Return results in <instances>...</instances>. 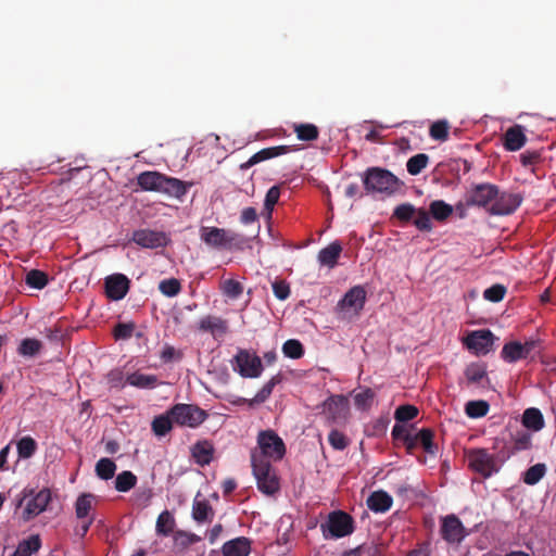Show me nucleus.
Instances as JSON below:
<instances>
[{
	"label": "nucleus",
	"mask_w": 556,
	"mask_h": 556,
	"mask_svg": "<svg viewBox=\"0 0 556 556\" xmlns=\"http://www.w3.org/2000/svg\"><path fill=\"white\" fill-rule=\"evenodd\" d=\"M138 186L144 191H153L172 198L181 199L186 195L191 182L166 176L160 172L147 170L138 175Z\"/></svg>",
	"instance_id": "1"
},
{
	"label": "nucleus",
	"mask_w": 556,
	"mask_h": 556,
	"mask_svg": "<svg viewBox=\"0 0 556 556\" xmlns=\"http://www.w3.org/2000/svg\"><path fill=\"white\" fill-rule=\"evenodd\" d=\"M365 189L368 192L392 194L396 192L402 182L391 172L380 167H370L366 170L363 179Z\"/></svg>",
	"instance_id": "2"
},
{
	"label": "nucleus",
	"mask_w": 556,
	"mask_h": 556,
	"mask_svg": "<svg viewBox=\"0 0 556 556\" xmlns=\"http://www.w3.org/2000/svg\"><path fill=\"white\" fill-rule=\"evenodd\" d=\"M257 448L251 452L263 462L280 460L286 454V445L282 439L274 430H263L257 435Z\"/></svg>",
	"instance_id": "3"
},
{
	"label": "nucleus",
	"mask_w": 556,
	"mask_h": 556,
	"mask_svg": "<svg viewBox=\"0 0 556 556\" xmlns=\"http://www.w3.org/2000/svg\"><path fill=\"white\" fill-rule=\"evenodd\" d=\"M251 466L257 489L262 493L274 495L279 491L280 481L270 462H263L258 456L252 455Z\"/></svg>",
	"instance_id": "4"
},
{
	"label": "nucleus",
	"mask_w": 556,
	"mask_h": 556,
	"mask_svg": "<svg viewBox=\"0 0 556 556\" xmlns=\"http://www.w3.org/2000/svg\"><path fill=\"white\" fill-rule=\"evenodd\" d=\"M325 539H340L350 535L354 531V519L343 510L329 513L326 522L320 525Z\"/></svg>",
	"instance_id": "5"
},
{
	"label": "nucleus",
	"mask_w": 556,
	"mask_h": 556,
	"mask_svg": "<svg viewBox=\"0 0 556 556\" xmlns=\"http://www.w3.org/2000/svg\"><path fill=\"white\" fill-rule=\"evenodd\" d=\"M521 203L518 194L501 191L489 184V213L494 215L511 214Z\"/></svg>",
	"instance_id": "6"
},
{
	"label": "nucleus",
	"mask_w": 556,
	"mask_h": 556,
	"mask_svg": "<svg viewBox=\"0 0 556 556\" xmlns=\"http://www.w3.org/2000/svg\"><path fill=\"white\" fill-rule=\"evenodd\" d=\"M169 414L176 425L180 427L197 428L205 421L208 414L193 404L179 403L169 408Z\"/></svg>",
	"instance_id": "7"
},
{
	"label": "nucleus",
	"mask_w": 556,
	"mask_h": 556,
	"mask_svg": "<svg viewBox=\"0 0 556 556\" xmlns=\"http://www.w3.org/2000/svg\"><path fill=\"white\" fill-rule=\"evenodd\" d=\"M203 242L215 249L230 250L242 242L239 233L225 228L204 227L201 230Z\"/></svg>",
	"instance_id": "8"
},
{
	"label": "nucleus",
	"mask_w": 556,
	"mask_h": 556,
	"mask_svg": "<svg viewBox=\"0 0 556 556\" xmlns=\"http://www.w3.org/2000/svg\"><path fill=\"white\" fill-rule=\"evenodd\" d=\"M232 366L242 378H258L264 370L261 357L245 349L237 352Z\"/></svg>",
	"instance_id": "9"
},
{
	"label": "nucleus",
	"mask_w": 556,
	"mask_h": 556,
	"mask_svg": "<svg viewBox=\"0 0 556 556\" xmlns=\"http://www.w3.org/2000/svg\"><path fill=\"white\" fill-rule=\"evenodd\" d=\"M532 445V435L527 431H520L513 438L509 450L501 451L496 457L489 455V477L498 470L497 462L504 463L515 452L529 450Z\"/></svg>",
	"instance_id": "10"
},
{
	"label": "nucleus",
	"mask_w": 556,
	"mask_h": 556,
	"mask_svg": "<svg viewBox=\"0 0 556 556\" xmlns=\"http://www.w3.org/2000/svg\"><path fill=\"white\" fill-rule=\"evenodd\" d=\"M465 457L469 469L477 476L472 478V484H482L486 478V451L484 448L465 450Z\"/></svg>",
	"instance_id": "11"
},
{
	"label": "nucleus",
	"mask_w": 556,
	"mask_h": 556,
	"mask_svg": "<svg viewBox=\"0 0 556 556\" xmlns=\"http://www.w3.org/2000/svg\"><path fill=\"white\" fill-rule=\"evenodd\" d=\"M366 302V291L362 286L351 288L339 301L337 307L341 312L358 315Z\"/></svg>",
	"instance_id": "12"
},
{
	"label": "nucleus",
	"mask_w": 556,
	"mask_h": 556,
	"mask_svg": "<svg viewBox=\"0 0 556 556\" xmlns=\"http://www.w3.org/2000/svg\"><path fill=\"white\" fill-rule=\"evenodd\" d=\"M132 241L144 249H157L166 247L169 239L163 231L139 229L134 231Z\"/></svg>",
	"instance_id": "13"
},
{
	"label": "nucleus",
	"mask_w": 556,
	"mask_h": 556,
	"mask_svg": "<svg viewBox=\"0 0 556 556\" xmlns=\"http://www.w3.org/2000/svg\"><path fill=\"white\" fill-rule=\"evenodd\" d=\"M348 410V400L343 395H331L323 403V414L331 422L345 419Z\"/></svg>",
	"instance_id": "14"
},
{
	"label": "nucleus",
	"mask_w": 556,
	"mask_h": 556,
	"mask_svg": "<svg viewBox=\"0 0 556 556\" xmlns=\"http://www.w3.org/2000/svg\"><path fill=\"white\" fill-rule=\"evenodd\" d=\"M197 328L200 332L210 333L215 340L224 338L229 330L228 321L215 315L202 317Z\"/></svg>",
	"instance_id": "15"
},
{
	"label": "nucleus",
	"mask_w": 556,
	"mask_h": 556,
	"mask_svg": "<svg viewBox=\"0 0 556 556\" xmlns=\"http://www.w3.org/2000/svg\"><path fill=\"white\" fill-rule=\"evenodd\" d=\"M104 286L106 296L119 301L128 293L130 280L123 274H113L105 278Z\"/></svg>",
	"instance_id": "16"
},
{
	"label": "nucleus",
	"mask_w": 556,
	"mask_h": 556,
	"mask_svg": "<svg viewBox=\"0 0 556 556\" xmlns=\"http://www.w3.org/2000/svg\"><path fill=\"white\" fill-rule=\"evenodd\" d=\"M292 151V148L290 146H276V147H269L264 148L260 150L258 152L254 153L247 162L240 164L239 168L241 170H247L250 167L263 162L267 161L283 154H287Z\"/></svg>",
	"instance_id": "17"
},
{
	"label": "nucleus",
	"mask_w": 556,
	"mask_h": 556,
	"mask_svg": "<svg viewBox=\"0 0 556 556\" xmlns=\"http://www.w3.org/2000/svg\"><path fill=\"white\" fill-rule=\"evenodd\" d=\"M441 534L450 543H459L465 536V530L460 520L455 515H450L442 520Z\"/></svg>",
	"instance_id": "18"
},
{
	"label": "nucleus",
	"mask_w": 556,
	"mask_h": 556,
	"mask_svg": "<svg viewBox=\"0 0 556 556\" xmlns=\"http://www.w3.org/2000/svg\"><path fill=\"white\" fill-rule=\"evenodd\" d=\"M51 500V492L48 489L40 490L31 500L28 501L23 514L26 520L42 513Z\"/></svg>",
	"instance_id": "19"
},
{
	"label": "nucleus",
	"mask_w": 556,
	"mask_h": 556,
	"mask_svg": "<svg viewBox=\"0 0 556 556\" xmlns=\"http://www.w3.org/2000/svg\"><path fill=\"white\" fill-rule=\"evenodd\" d=\"M223 556H249L251 553V540L239 536L227 541L222 547Z\"/></svg>",
	"instance_id": "20"
},
{
	"label": "nucleus",
	"mask_w": 556,
	"mask_h": 556,
	"mask_svg": "<svg viewBox=\"0 0 556 556\" xmlns=\"http://www.w3.org/2000/svg\"><path fill=\"white\" fill-rule=\"evenodd\" d=\"M214 452L213 444L207 440L198 441L191 447V455L200 466L208 465L213 459Z\"/></svg>",
	"instance_id": "21"
},
{
	"label": "nucleus",
	"mask_w": 556,
	"mask_h": 556,
	"mask_svg": "<svg viewBox=\"0 0 556 556\" xmlns=\"http://www.w3.org/2000/svg\"><path fill=\"white\" fill-rule=\"evenodd\" d=\"M527 142V137L520 125L509 127L504 135V147L508 151H518Z\"/></svg>",
	"instance_id": "22"
},
{
	"label": "nucleus",
	"mask_w": 556,
	"mask_h": 556,
	"mask_svg": "<svg viewBox=\"0 0 556 556\" xmlns=\"http://www.w3.org/2000/svg\"><path fill=\"white\" fill-rule=\"evenodd\" d=\"M282 381V377L280 374H277L273 376L263 387L262 389L255 394V396L249 401V405L253 404H261L264 403L273 393L274 388L279 384ZM248 400L243 397H239L233 403L236 404H242L247 403Z\"/></svg>",
	"instance_id": "23"
},
{
	"label": "nucleus",
	"mask_w": 556,
	"mask_h": 556,
	"mask_svg": "<svg viewBox=\"0 0 556 556\" xmlns=\"http://www.w3.org/2000/svg\"><path fill=\"white\" fill-rule=\"evenodd\" d=\"M393 500L384 491H375L367 498V506L375 513H386L392 506Z\"/></svg>",
	"instance_id": "24"
},
{
	"label": "nucleus",
	"mask_w": 556,
	"mask_h": 556,
	"mask_svg": "<svg viewBox=\"0 0 556 556\" xmlns=\"http://www.w3.org/2000/svg\"><path fill=\"white\" fill-rule=\"evenodd\" d=\"M342 252V247L338 241L330 243L318 253V262L321 265L333 268L338 264V258Z\"/></svg>",
	"instance_id": "25"
},
{
	"label": "nucleus",
	"mask_w": 556,
	"mask_h": 556,
	"mask_svg": "<svg viewBox=\"0 0 556 556\" xmlns=\"http://www.w3.org/2000/svg\"><path fill=\"white\" fill-rule=\"evenodd\" d=\"M192 517L197 522H211L214 510L207 500H194L192 504Z\"/></svg>",
	"instance_id": "26"
},
{
	"label": "nucleus",
	"mask_w": 556,
	"mask_h": 556,
	"mask_svg": "<svg viewBox=\"0 0 556 556\" xmlns=\"http://www.w3.org/2000/svg\"><path fill=\"white\" fill-rule=\"evenodd\" d=\"M522 425L533 431H540L544 428V417L539 408H527L522 414Z\"/></svg>",
	"instance_id": "27"
},
{
	"label": "nucleus",
	"mask_w": 556,
	"mask_h": 556,
	"mask_svg": "<svg viewBox=\"0 0 556 556\" xmlns=\"http://www.w3.org/2000/svg\"><path fill=\"white\" fill-rule=\"evenodd\" d=\"M465 346L479 354L486 346V329L471 331L464 339Z\"/></svg>",
	"instance_id": "28"
},
{
	"label": "nucleus",
	"mask_w": 556,
	"mask_h": 556,
	"mask_svg": "<svg viewBox=\"0 0 556 556\" xmlns=\"http://www.w3.org/2000/svg\"><path fill=\"white\" fill-rule=\"evenodd\" d=\"M176 520L169 510L162 511L155 523V531L159 535L168 536L174 533Z\"/></svg>",
	"instance_id": "29"
},
{
	"label": "nucleus",
	"mask_w": 556,
	"mask_h": 556,
	"mask_svg": "<svg viewBox=\"0 0 556 556\" xmlns=\"http://www.w3.org/2000/svg\"><path fill=\"white\" fill-rule=\"evenodd\" d=\"M501 356L507 363H515L517 361L527 358L523 352V348L518 341H510L504 344Z\"/></svg>",
	"instance_id": "30"
},
{
	"label": "nucleus",
	"mask_w": 556,
	"mask_h": 556,
	"mask_svg": "<svg viewBox=\"0 0 556 556\" xmlns=\"http://www.w3.org/2000/svg\"><path fill=\"white\" fill-rule=\"evenodd\" d=\"M126 381L139 389H153L157 386V377L155 375H144L139 371L128 375Z\"/></svg>",
	"instance_id": "31"
},
{
	"label": "nucleus",
	"mask_w": 556,
	"mask_h": 556,
	"mask_svg": "<svg viewBox=\"0 0 556 556\" xmlns=\"http://www.w3.org/2000/svg\"><path fill=\"white\" fill-rule=\"evenodd\" d=\"M173 424L175 421L168 409L165 414L159 415L152 420L151 428L156 437H164L173 429Z\"/></svg>",
	"instance_id": "32"
},
{
	"label": "nucleus",
	"mask_w": 556,
	"mask_h": 556,
	"mask_svg": "<svg viewBox=\"0 0 556 556\" xmlns=\"http://www.w3.org/2000/svg\"><path fill=\"white\" fill-rule=\"evenodd\" d=\"M293 131L296 134L299 140L314 141L318 138L319 130L314 124H294Z\"/></svg>",
	"instance_id": "33"
},
{
	"label": "nucleus",
	"mask_w": 556,
	"mask_h": 556,
	"mask_svg": "<svg viewBox=\"0 0 556 556\" xmlns=\"http://www.w3.org/2000/svg\"><path fill=\"white\" fill-rule=\"evenodd\" d=\"M415 435L417 438L418 445H421L426 453L430 455H434L437 453L438 447L433 442L434 433L431 429L424 428Z\"/></svg>",
	"instance_id": "34"
},
{
	"label": "nucleus",
	"mask_w": 556,
	"mask_h": 556,
	"mask_svg": "<svg viewBox=\"0 0 556 556\" xmlns=\"http://www.w3.org/2000/svg\"><path fill=\"white\" fill-rule=\"evenodd\" d=\"M546 470L545 464L538 463L523 472L522 481L528 485H534L545 476Z\"/></svg>",
	"instance_id": "35"
},
{
	"label": "nucleus",
	"mask_w": 556,
	"mask_h": 556,
	"mask_svg": "<svg viewBox=\"0 0 556 556\" xmlns=\"http://www.w3.org/2000/svg\"><path fill=\"white\" fill-rule=\"evenodd\" d=\"M521 165L535 174V165L543 162L542 150H526L519 155Z\"/></svg>",
	"instance_id": "36"
},
{
	"label": "nucleus",
	"mask_w": 556,
	"mask_h": 556,
	"mask_svg": "<svg viewBox=\"0 0 556 556\" xmlns=\"http://www.w3.org/2000/svg\"><path fill=\"white\" fill-rule=\"evenodd\" d=\"M429 211L434 219L443 222L452 215L453 207L442 200H435L430 203Z\"/></svg>",
	"instance_id": "37"
},
{
	"label": "nucleus",
	"mask_w": 556,
	"mask_h": 556,
	"mask_svg": "<svg viewBox=\"0 0 556 556\" xmlns=\"http://www.w3.org/2000/svg\"><path fill=\"white\" fill-rule=\"evenodd\" d=\"M429 156L425 153H418L408 159L406 163L407 172L413 175H419L428 165Z\"/></svg>",
	"instance_id": "38"
},
{
	"label": "nucleus",
	"mask_w": 556,
	"mask_h": 556,
	"mask_svg": "<svg viewBox=\"0 0 556 556\" xmlns=\"http://www.w3.org/2000/svg\"><path fill=\"white\" fill-rule=\"evenodd\" d=\"M450 123L446 119H439L431 124L429 136L433 140L444 142L448 139Z\"/></svg>",
	"instance_id": "39"
},
{
	"label": "nucleus",
	"mask_w": 556,
	"mask_h": 556,
	"mask_svg": "<svg viewBox=\"0 0 556 556\" xmlns=\"http://www.w3.org/2000/svg\"><path fill=\"white\" fill-rule=\"evenodd\" d=\"M116 464L110 458H101L96 464V473L102 480H110L114 477Z\"/></svg>",
	"instance_id": "40"
},
{
	"label": "nucleus",
	"mask_w": 556,
	"mask_h": 556,
	"mask_svg": "<svg viewBox=\"0 0 556 556\" xmlns=\"http://www.w3.org/2000/svg\"><path fill=\"white\" fill-rule=\"evenodd\" d=\"M25 282L31 288L41 290L48 285L49 278L42 270L31 269L26 274Z\"/></svg>",
	"instance_id": "41"
},
{
	"label": "nucleus",
	"mask_w": 556,
	"mask_h": 556,
	"mask_svg": "<svg viewBox=\"0 0 556 556\" xmlns=\"http://www.w3.org/2000/svg\"><path fill=\"white\" fill-rule=\"evenodd\" d=\"M486 375V366L483 363H471L465 369V377L469 383L480 382Z\"/></svg>",
	"instance_id": "42"
},
{
	"label": "nucleus",
	"mask_w": 556,
	"mask_h": 556,
	"mask_svg": "<svg viewBox=\"0 0 556 556\" xmlns=\"http://www.w3.org/2000/svg\"><path fill=\"white\" fill-rule=\"evenodd\" d=\"M42 349L41 341L33 338L22 340L17 348V352L22 356L33 357L37 355Z\"/></svg>",
	"instance_id": "43"
},
{
	"label": "nucleus",
	"mask_w": 556,
	"mask_h": 556,
	"mask_svg": "<svg viewBox=\"0 0 556 556\" xmlns=\"http://www.w3.org/2000/svg\"><path fill=\"white\" fill-rule=\"evenodd\" d=\"M16 447L18 457L27 459L30 458L36 453L37 443L31 437L26 435L18 440Z\"/></svg>",
	"instance_id": "44"
},
{
	"label": "nucleus",
	"mask_w": 556,
	"mask_h": 556,
	"mask_svg": "<svg viewBox=\"0 0 556 556\" xmlns=\"http://www.w3.org/2000/svg\"><path fill=\"white\" fill-rule=\"evenodd\" d=\"M93 500L94 496L89 493H85L78 496L75 503V511L77 518L84 519L89 515L90 510L92 509Z\"/></svg>",
	"instance_id": "45"
},
{
	"label": "nucleus",
	"mask_w": 556,
	"mask_h": 556,
	"mask_svg": "<svg viewBox=\"0 0 556 556\" xmlns=\"http://www.w3.org/2000/svg\"><path fill=\"white\" fill-rule=\"evenodd\" d=\"M137 483V477L128 470L122 471L115 479V489L118 492H128Z\"/></svg>",
	"instance_id": "46"
},
{
	"label": "nucleus",
	"mask_w": 556,
	"mask_h": 556,
	"mask_svg": "<svg viewBox=\"0 0 556 556\" xmlns=\"http://www.w3.org/2000/svg\"><path fill=\"white\" fill-rule=\"evenodd\" d=\"M304 346L296 339H289L282 344V353L286 357L299 359L304 355Z\"/></svg>",
	"instance_id": "47"
},
{
	"label": "nucleus",
	"mask_w": 556,
	"mask_h": 556,
	"mask_svg": "<svg viewBox=\"0 0 556 556\" xmlns=\"http://www.w3.org/2000/svg\"><path fill=\"white\" fill-rule=\"evenodd\" d=\"M40 546L41 541L39 535H30L27 540H24L18 544V547L15 552L23 556H30L31 554L38 552Z\"/></svg>",
	"instance_id": "48"
},
{
	"label": "nucleus",
	"mask_w": 556,
	"mask_h": 556,
	"mask_svg": "<svg viewBox=\"0 0 556 556\" xmlns=\"http://www.w3.org/2000/svg\"><path fill=\"white\" fill-rule=\"evenodd\" d=\"M375 396V391L370 388H365L354 394V404L359 409H367L371 406Z\"/></svg>",
	"instance_id": "49"
},
{
	"label": "nucleus",
	"mask_w": 556,
	"mask_h": 556,
	"mask_svg": "<svg viewBox=\"0 0 556 556\" xmlns=\"http://www.w3.org/2000/svg\"><path fill=\"white\" fill-rule=\"evenodd\" d=\"M465 413L469 418L476 419L486 415V401H469L465 405Z\"/></svg>",
	"instance_id": "50"
},
{
	"label": "nucleus",
	"mask_w": 556,
	"mask_h": 556,
	"mask_svg": "<svg viewBox=\"0 0 556 556\" xmlns=\"http://www.w3.org/2000/svg\"><path fill=\"white\" fill-rule=\"evenodd\" d=\"M418 415V408L414 405H401L395 409L394 418L397 422H406L413 420Z\"/></svg>",
	"instance_id": "51"
},
{
	"label": "nucleus",
	"mask_w": 556,
	"mask_h": 556,
	"mask_svg": "<svg viewBox=\"0 0 556 556\" xmlns=\"http://www.w3.org/2000/svg\"><path fill=\"white\" fill-rule=\"evenodd\" d=\"M159 290L166 296H176L180 290V281L176 278L164 279L159 285Z\"/></svg>",
	"instance_id": "52"
},
{
	"label": "nucleus",
	"mask_w": 556,
	"mask_h": 556,
	"mask_svg": "<svg viewBox=\"0 0 556 556\" xmlns=\"http://www.w3.org/2000/svg\"><path fill=\"white\" fill-rule=\"evenodd\" d=\"M329 444L337 451H343L348 447L350 440L339 430H331L328 435Z\"/></svg>",
	"instance_id": "53"
},
{
	"label": "nucleus",
	"mask_w": 556,
	"mask_h": 556,
	"mask_svg": "<svg viewBox=\"0 0 556 556\" xmlns=\"http://www.w3.org/2000/svg\"><path fill=\"white\" fill-rule=\"evenodd\" d=\"M485 189V185L477 186L476 190L467 195L466 204L467 205H478V206H486V194L483 193Z\"/></svg>",
	"instance_id": "54"
},
{
	"label": "nucleus",
	"mask_w": 556,
	"mask_h": 556,
	"mask_svg": "<svg viewBox=\"0 0 556 556\" xmlns=\"http://www.w3.org/2000/svg\"><path fill=\"white\" fill-rule=\"evenodd\" d=\"M223 293L231 299H238L243 292V286L233 279H228L223 283Z\"/></svg>",
	"instance_id": "55"
},
{
	"label": "nucleus",
	"mask_w": 556,
	"mask_h": 556,
	"mask_svg": "<svg viewBox=\"0 0 556 556\" xmlns=\"http://www.w3.org/2000/svg\"><path fill=\"white\" fill-rule=\"evenodd\" d=\"M135 330V324L132 323H118L114 327L113 336L115 340H127L130 339Z\"/></svg>",
	"instance_id": "56"
},
{
	"label": "nucleus",
	"mask_w": 556,
	"mask_h": 556,
	"mask_svg": "<svg viewBox=\"0 0 556 556\" xmlns=\"http://www.w3.org/2000/svg\"><path fill=\"white\" fill-rule=\"evenodd\" d=\"M416 214L415 207L409 203L400 204L395 207L393 216L401 222H409Z\"/></svg>",
	"instance_id": "57"
},
{
	"label": "nucleus",
	"mask_w": 556,
	"mask_h": 556,
	"mask_svg": "<svg viewBox=\"0 0 556 556\" xmlns=\"http://www.w3.org/2000/svg\"><path fill=\"white\" fill-rule=\"evenodd\" d=\"M414 225L420 231H430L432 229V223L429 213L425 210L417 211Z\"/></svg>",
	"instance_id": "58"
},
{
	"label": "nucleus",
	"mask_w": 556,
	"mask_h": 556,
	"mask_svg": "<svg viewBox=\"0 0 556 556\" xmlns=\"http://www.w3.org/2000/svg\"><path fill=\"white\" fill-rule=\"evenodd\" d=\"M273 292L275 296L280 300L285 301L290 295V286L286 280H275L271 285Z\"/></svg>",
	"instance_id": "59"
},
{
	"label": "nucleus",
	"mask_w": 556,
	"mask_h": 556,
	"mask_svg": "<svg viewBox=\"0 0 556 556\" xmlns=\"http://www.w3.org/2000/svg\"><path fill=\"white\" fill-rule=\"evenodd\" d=\"M106 381L111 389H123L124 383V374L121 369H113L108 372Z\"/></svg>",
	"instance_id": "60"
},
{
	"label": "nucleus",
	"mask_w": 556,
	"mask_h": 556,
	"mask_svg": "<svg viewBox=\"0 0 556 556\" xmlns=\"http://www.w3.org/2000/svg\"><path fill=\"white\" fill-rule=\"evenodd\" d=\"M280 197V188L278 186H273L268 189L265 195L264 206L268 213H271L274 206L279 201Z\"/></svg>",
	"instance_id": "61"
},
{
	"label": "nucleus",
	"mask_w": 556,
	"mask_h": 556,
	"mask_svg": "<svg viewBox=\"0 0 556 556\" xmlns=\"http://www.w3.org/2000/svg\"><path fill=\"white\" fill-rule=\"evenodd\" d=\"M507 293V287L503 283H494L489 287V302H501Z\"/></svg>",
	"instance_id": "62"
},
{
	"label": "nucleus",
	"mask_w": 556,
	"mask_h": 556,
	"mask_svg": "<svg viewBox=\"0 0 556 556\" xmlns=\"http://www.w3.org/2000/svg\"><path fill=\"white\" fill-rule=\"evenodd\" d=\"M184 354L177 351L174 346L166 344L161 352V359L163 363H170L173 361H180Z\"/></svg>",
	"instance_id": "63"
},
{
	"label": "nucleus",
	"mask_w": 556,
	"mask_h": 556,
	"mask_svg": "<svg viewBox=\"0 0 556 556\" xmlns=\"http://www.w3.org/2000/svg\"><path fill=\"white\" fill-rule=\"evenodd\" d=\"M526 357H535L541 352V341L539 339H529L521 343Z\"/></svg>",
	"instance_id": "64"
}]
</instances>
